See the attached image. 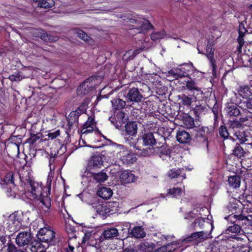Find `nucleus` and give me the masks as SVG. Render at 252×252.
<instances>
[{
    "mask_svg": "<svg viewBox=\"0 0 252 252\" xmlns=\"http://www.w3.org/2000/svg\"><path fill=\"white\" fill-rule=\"evenodd\" d=\"M28 190L25 192V196L31 200H36L41 204L40 207L45 212H49L51 207V199L46 192V195L42 192L43 190L41 184L35 182H30L27 185Z\"/></svg>",
    "mask_w": 252,
    "mask_h": 252,
    "instance_id": "nucleus-1",
    "label": "nucleus"
},
{
    "mask_svg": "<svg viewBox=\"0 0 252 252\" xmlns=\"http://www.w3.org/2000/svg\"><path fill=\"white\" fill-rule=\"evenodd\" d=\"M124 18L125 24L128 27L130 33H133V31L135 33H144L151 28V24L148 20L138 16L128 15Z\"/></svg>",
    "mask_w": 252,
    "mask_h": 252,
    "instance_id": "nucleus-2",
    "label": "nucleus"
},
{
    "mask_svg": "<svg viewBox=\"0 0 252 252\" xmlns=\"http://www.w3.org/2000/svg\"><path fill=\"white\" fill-rule=\"evenodd\" d=\"M120 151L117 153V157L124 164H130L135 161L136 158L133 154L122 145L119 146Z\"/></svg>",
    "mask_w": 252,
    "mask_h": 252,
    "instance_id": "nucleus-3",
    "label": "nucleus"
},
{
    "mask_svg": "<svg viewBox=\"0 0 252 252\" xmlns=\"http://www.w3.org/2000/svg\"><path fill=\"white\" fill-rule=\"evenodd\" d=\"M210 225L211 230L210 232L201 231L194 232L184 238L183 241L185 242H191L194 240L205 241L208 239L212 238L211 233L214 227L213 223H210Z\"/></svg>",
    "mask_w": 252,
    "mask_h": 252,
    "instance_id": "nucleus-4",
    "label": "nucleus"
},
{
    "mask_svg": "<svg viewBox=\"0 0 252 252\" xmlns=\"http://www.w3.org/2000/svg\"><path fill=\"white\" fill-rule=\"evenodd\" d=\"M103 165L102 158L97 155L92 156L89 159L86 171L91 172V170H96L100 168Z\"/></svg>",
    "mask_w": 252,
    "mask_h": 252,
    "instance_id": "nucleus-5",
    "label": "nucleus"
},
{
    "mask_svg": "<svg viewBox=\"0 0 252 252\" xmlns=\"http://www.w3.org/2000/svg\"><path fill=\"white\" fill-rule=\"evenodd\" d=\"M154 151L155 155L159 156V157L163 159L168 160V159L170 160L171 158L170 150L168 146L165 143H164L161 146H154Z\"/></svg>",
    "mask_w": 252,
    "mask_h": 252,
    "instance_id": "nucleus-6",
    "label": "nucleus"
},
{
    "mask_svg": "<svg viewBox=\"0 0 252 252\" xmlns=\"http://www.w3.org/2000/svg\"><path fill=\"white\" fill-rule=\"evenodd\" d=\"M22 217L21 214L16 213L10 216L8 220L9 229L11 232L19 230L22 225Z\"/></svg>",
    "mask_w": 252,
    "mask_h": 252,
    "instance_id": "nucleus-7",
    "label": "nucleus"
},
{
    "mask_svg": "<svg viewBox=\"0 0 252 252\" xmlns=\"http://www.w3.org/2000/svg\"><path fill=\"white\" fill-rule=\"evenodd\" d=\"M32 240L31 234L29 230L20 232L16 238V243L19 247H23L29 244Z\"/></svg>",
    "mask_w": 252,
    "mask_h": 252,
    "instance_id": "nucleus-8",
    "label": "nucleus"
},
{
    "mask_svg": "<svg viewBox=\"0 0 252 252\" xmlns=\"http://www.w3.org/2000/svg\"><path fill=\"white\" fill-rule=\"evenodd\" d=\"M54 231L47 228H40L37 234L38 239L42 242H51L55 237Z\"/></svg>",
    "mask_w": 252,
    "mask_h": 252,
    "instance_id": "nucleus-9",
    "label": "nucleus"
},
{
    "mask_svg": "<svg viewBox=\"0 0 252 252\" xmlns=\"http://www.w3.org/2000/svg\"><path fill=\"white\" fill-rule=\"evenodd\" d=\"M214 44L212 42H209L207 45L205 55L209 61V63L212 68L213 73H215L217 67L216 61L214 58V49L213 48Z\"/></svg>",
    "mask_w": 252,
    "mask_h": 252,
    "instance_id": "nucleus-10",
    "label": "nucleus"
},
{
    "mask_svg": "<svg viewBox=\"0 0 252 252\" xmlns=\"http://www.w3.org/2000/svg\"><path fill=\"white\" fill-rule=\"evenodd\" d=\"M83 177H92L95 182L99 183L105 182L108 177L107 174L103 171L97 173H94L92 172L85 171L83 175Z\"/></svg>",
    "mask_w": 252,
    "mask_h": 252,
    "instance_id": "nucleus-11",
    "label": "nucleus"
},
{
    "mask_svg": "<svg viewBox=\"0 0 252 252\" xmlns=\"http://www.w3.org/2000/svg\"><path fill=\"white\" fill-rule=\"evenodd\" d=\"M96 129V125L94 118L89 117L87 121L83 125V127L81 130L82 134H87L92 132Z\"/></svg>",
    "mask_w": 252,
    "mask_h": 252,
    "instance_id": "nucleus-12",
    "label": "nucleus"
},
{
    "mask_svg": "<svg viewBox=\"0 0 252 252\" xmlns=\"http://www.w3.org/2000/svg\"><path fill=\"white\" fill-rule=\"evenodd\" d=\"M143 145L144 146L154 147L157 144L156 140L152 132L144 133L141 136Z\"/></svg>",
    "mask_w": 252,
    "mask_h": 252,
    "instance_id": "nucleus-13",
    "label": "nucleus"
},
{
    "mask_svg": "<svg viewBox=\"0 0 252 252\" xmlns=\"http://www.w3.org/2000/svg\"><path fill=\"white\" fill-rule=\"evenodd\" d=\"M169 76L177 79L180 78L188 76V69L185 67H181L171 69L168 71Z\"/></svg>",
    "mask_w": 252,
    "mask_h": 252,
    "instance_id": "nucleus-14",
    "label": "nucleus"
},
{
    "mask_svg": "<svg viewBox=\"0 0 252 252\" xmlns=\"http://www.w3.org/2000/svg\"><path fill=\"white\" fill-rule=\"evenodd\" d=\"M185 219L191 220L192 219H195L194 221L192 224L191 227L193 229L203 228V226L205 222V220L201 218H196L194 213H189L185 217Z\"/></svg>",
    "mask_w": 252,
    "mask_h": 252,
    "instance_id": "nucleus-15",
    "label": "nucleus"
},
{
    "mask_svg": "<svg viewBox=\"0 0 252 252\" xmlns=\"http://www.w3.org/2000/svg\"><path fill=\"white\" fill-rule=\"evenodd\" d=\"M97 79L95 77L91 76L88 79H86L79 87V91H83V89L87 90L89 91L91 89L93 88L95 85V81Z\"/></svg>",
    "mask_w": 252,
    "mask_h": 252,
    "instance_id": "nucleus-16",
    "label": "nucleus"
},
{
    "mask_svg": "<svg viewBox=\"0 0 252 252\" xmlns=\"http://www.w3.org/2000/svg\"><path fill=\"white\" fill-rule=\"evenodd\" d=\"M120 180L124 184L132 183L135 180V176L128 171H125L120 174Z\"/></svg>",
    "mask_w": 252,
    "mask_h": 252,
    "instance_id": "nucleus-17",
    "label": "nucleus"
},
{
    "mask_svg": "<svg viewBox=\"0 0 252 252\" xmlns=\"http://www.w3.org/2000/svg\"><path fill=\"white\" fill-rule=\"evenodd\" d=\"M128 99L130 101L139 102L141 101L142 95L137 88H131L127 94Z\"/></svg>",
    "mask_w": 252,
    "mask_h": 252,
    "instance_id": "nucleus-18",
    "label": "nucleus"
},
{
    "mask_svg": "<svg viewBox=\"0 0 252 252\" xmlns=\"http://www.w3.org/2000/svg\"><path fill=\"white\" fill-rule=\"evenodd\" d=\"M186 86L187 87V89H188V90L191 92H193V95H195V93H197L196 95L202 94L203 92L201 91V89L197 86L196 82L194 80L192 79L189 80L188 81H186Z\"/></svg>",
    "mask_w": 252,
    "mask_h": 252,
    "instance_id": "nucleus-19",
    "label": "nucleus"
},
{
    "mask_svg": "<svg viewBox=\"0 0 252 252\" xmlns=\"http://www.w3.org/2000/svg\"><path fill=\"white\" fill-rule=\"evenodd\" d=\"M183 168L181 169H173L168 172V176L171 178H178L180 180H183L185 179L186 175L184 173Z\"/></svg>",
    "mask_w": 252,
    "mask_h": 252,
    "instance_id": "nucleus-20",
    "label": "nucleus"
},
{
    "mask_svg": "<svg viewBox=\"0 0 252 252\" xmlns=\"http://www.w3.org/2000/svg\"><path fill=\"white\" fill-rule=\"evenodd\" d=\"M97 194L103 199H108L112 195L113 191L110 188L101 187L97 190Z\"/></svg>",
    "mask_w": 252,
    "mask_h": 252,
    "instance_id": "nucleus-21",
    "label": "nucleus"
},
{
    "mask_svg": "<svg viewBox=\"0 0 252 252\" xmlns=\"http://www.w3.org/2000/svg\"><path fill=\"white\" fill-rule=\"evenodd\" d=\"M245 32L246 29L244 28V26L242 24H240L239 25V35L237 39L238 45L237 47V50L239 53H242V48L244 44V41L243 37Z\"/></svg>",
    "mask_w": 252,
    "mask_h": 252,
    "instance_id": "nucleus-22",
    "label": "nucleus"
},
{
    "mask_svg": "<svg viewBox=\"0 0 252 252\" xmlns=\"http://www.w3.org/2000/svg\"><path fill=\"white\" fill-rule=\"evenodd\" d=\"M177 140L181 143L188 142L190 139L189 134L185 130H179L176 135Z\"/></svg>",
    "mask_w": 252,
    "mask_h": 252,
    "instance_id": "nucleus-23",
    "label": "nucleus"
},
{
    "mask_svg": "<svg viewBox=\"0 0 252 252\" xmlns=\"http://www.w3.org/2000/svg\"><path fill=\"white\" fill-rule=\"evenodd\" d=\"M239 107L243 112L247 114L250 113V111L252 110V97L246 100L241 101Z\"/></svg>",
    "mask_w": 252,
    "mask_h": 252,
    "instance_id": "nucleus-24",
    "label": "nucleus"
},
{
    "mask_svg": "<svg viewBox=\"0 0 252 252\" xmlns=\"http://www.w3.org/2000/svg\"><path fill=\"white\" fill-rule=\"evenodd\" d=\"M126 132L131 136L136 135L137 131V126L136 122H129L125 126Z\"/></svg>",
    "mask_w": 252,
    "mask_h": 252,
    "instance_id": "nucleus-25",
    "label": "nucleus"
},
{
    "mask_svg": "<svg viewBox=\"0 0 252 252\" xmlns=\"http://www.w3.org/2000/svg\"><path fill=\"white\" fill-rule=\"evenodd\" d=\"M118 203L116 202H110L107 205H99L98 206V210H99V214L103 215L104 214L109 213L110 211L108 210L110 208L113 207H117Z\"/></svg>",
    "mask_w": 252,
    "mask_h": 252,
    "instance_id": "nucleus-26",
    "label": "nucleus"
},
{
    "mask_svg": "<svg viewBox=\"0 0 252 252\" xmlns=\"http://www.w3.org/2000/svg\"><path fill=\"white\" fill-rule=\"evenodd\" d=\"M227 115L229 117H237L240 114V111L235 105H228L225 108Z\"/></svg>",
    "mask_w": 252,
    "mask_h": 252,
    "instance_id": "nucleus-27",
    "label": "nucleus"
},
{
    "mask_svg": "<svg viewBox=\"0 0 252 252\" xmlns=\"http://www.w3.org/2000/svg\"><path fill=\"white\" fill-rule=\"evenodd\" d=\"M228 183L230 187L236 189L240 186L241 179L237 175L231 176L228 178Z\"/></svg>",
    "mask_w": 252,
    "mask_h": 252,
    "instance_id": "nucleus-28",
    "label": "nucleus"
},
{
    "mask_svg": "<svg viewBox=\"0 0 252 252\" xmlns=\"http://www.w3.org/2000/svg\"><path fill=\"white\" fill-rule=\"evenodd\" d=\"M119 233L117 229L110 228L104 231L103 235L105 239H112L118 236Z\"/></svg>",
    "mask_w": 252,
    "mask_h": 252,
    "instance_id": "nucleus-29",
    "label": "nucleus"
},
{
    "mask_svg": "<svg viewBox=\"0 0 252 252\" xmlns=\"http://www.w3.org/2000/svg\"><path fill=\"white\" fill-rule=\"evenodd\" d=\"M143 48H140L134 51L129 50L126 52L123 56V59L125 61H129L134 58V57L141 51Z\"/></svg>",
    "mask_w": 252,
    "mask_h": 252,
    "instance_id": "nucleus-30",
    "label": "nucleus"
},
{
    "mask_svg": "<svg viewBox=\"0 0 252 252\" xmlns=\"http://www.w3.org/2000/svg\"><path fill=\"white\" fill-rule=\"evenodd\" d=\"M238 95L243 98L248 97L252 94L251 89L248 86H241L238 91Z\"/></svg>",
    "mask_w": 252,
    "mask_h": 252,
    "instance_id": "nucleus-31",
    "label": "nucleus"
},
{
    "mask_svg": "<svg viewBox=\"0 0 252 252\" xmlns=\"http://www.w3.org/2000/svg\"><path fill=\"white\" fill-rule=\"evenodd\" d=\"M130 234L136 238H143L145 233L141 226H136L131 230Z\"/></svg>",
    "mask_w": 252,
    "mask_h": 252,
    "instance_id": "nucleus-32",
    "label": "nucleus"
},
{
    "mask_svg": "<svg viewBox=\"0 0 252 252\" xmlns=\"http://www.w3.org/2000/svg\"><path fill=\"white\" fill-rule=\"evenodd\" d=\"M57 156H56V154L53 155V154H51V157L49 159V167H50V173L49 174L48 179V180H51V178L53 176L54 174V171L55 170V165L53 164L55 161V158H57Z\"/></svg>",
    "mask_w": 252,
    "mask_h": 252,
    "instance_id": "nucleus-33",
    "label": "nucleus"
},
{
    "mask_svg": "<svg viewBox=\"0 0 252 252\" xmlns=\"http://www.w3.org/2000/svg\"><path fill=\"white\" fill-rule=\"evenodd\" d=\"M113 107L115 109H121L126 105V102L120 98L114 99L111 100Z\"/></svg>",
    "mask_w": 252,
    "mask_h": 252,
    "instance_id": "nucleus-34",
    "label": "nucleus"
},
{
    "mask_svg": "<svg viewBox=\"0 0 252 252\" xmlns=\"http://www.w3.org/2000/svg\"><path fill=\"white\" fill-rule=\"evenodd\" d=\"M182 193V189L181 188H173L168 189L167 196H170L173 197L181 196Z\"/></svg>",
    "mask_w": 252,
    "mask_h": 252,
    "instance_id": "nucleus-35",
    "label": "nucleus"
},
{
    "mask_svg": "<svg viewBox=\"0 0 252 252\" xmlns=\"http://www.w3.org/2000/svg\"><path fill=\"white\" fill-rule=\"evenodd\" d=\"M165 37H168L164 31L153 32L151 35V38L152 40L156 41L159 39Z\"/></svg>",
    "mask_w": 252,
    "mask_h": 252,
    "instance_id": "nucleus-36",
    "label": "nucleus"
},
{
    "mask_svg": "<svg viewBox=\"0 0 252 252\" xmlns=\"http://www.w3.org/2000/svg\"><path fill=\"white\" fill-rule=\"evenodd\" d=\"M194 99H196V97L195 95H193L192 97H189L188 95H183L181 97L182 104L188 106L190 105L192 103Z\"/></svg>",
    "mask_w": 252,
    "mask_h": 252,
    "instance_id": "nucleus-37",
    "label": "nucleus"
},
{
    "mask_svg": "<svg viewBox=\"0 0 252 252\" xmlns=\"http://www.w3.org/2000/svg\"><path fill=\"white\" fill-rule=\"evenodd\" d=\"M4 182L6 185L9 186L10 189L14 187L13 174L12 173L7 174L4 179Z\"/></svg>",
    "mask_w": 252,
    "mask_h": 252,
    "instance_id": "nucleus-38",
    "label": "nucleus"
},
{
    "mask_svg": "<svg viewBox=\"0 0 252 252\" xmlns=\"http://www.w3.org/2000/svg\"><path fill=\"white\" fill-rule=\"evenodd\" d=\"M139 154L144 157H149L154 156V147H149L145 149H143L139 153Z\"/></svg>",
    "mask_w": 252,
    "mask_h": 252,
    "instance_id": "nucleus-39",
    "label": "nucleus"
},
{
    "mask_svg": "<svg viewBox=\"0 0 252 252\" xmlns=\"http://www.w3.org/2000/svg\"><path fill=\"white\" fill-rule=\"evenodd\" d=\"M54 4V0H43L40 3H38V5L42 8H47L52 7Z\"/></svg>",
    "mask_w": 252,
    "mask_h": 252,
    "instance_id": "nucleus-40",
    "label": "nucleus"
},
{
    "mask_svg": "<svg viewBox=\"0 0 252 252\" xmlns=\"http://www.w3.org/2000/svg\"><path fill=\"white\" fill-rule=\"evenodd\" d=\"M184 124L187 128H191L194 125V120L191 117H188L184 120Z\"/></svg>",
    "mask_w": 252,
    "mask_h": 252,
    "instance_id": "nucleus-41",
    "label": "nucleus"
},
{
    "mask_svg": "<svg viewBox=\"0 0 252 252\" xmlns=\"http://www.w3.org/2000/svg\"><path fill=\"white\" fill-rule=\"evenodd\" d=\"M235 134L241 143H244L247 141V138L244 132L237 131L235 132Z\"/></svg>",
    "mask_w": 252,
    "mask_h": 252,
    "instance_id": "nucleus-42",
    "label": "nucleus"
},
{
    "mask_svg": "<svg viewBox=\"0 0 252 252\" xmlns=\"http://www.w3.org/2000/svg\"><path fill=\"white\" fill-rule=\"evenodd\" d=\"M76 34L77 36L82 39V40L88 41L89 40L90 37L88 35V34L84 32L81 30H78L76 31Z\"/></svg>",
    "mask_w": 252,
    "mask_h": 252,
    "instance_id": "nucleus-43",
    "label": "nucleus"
},
{
    "mask_svg": "<svg viewBox=\"0 0 252 252\" xmlns=\"http://www.w3.org/2000/svg\"><path fill=\"white\" fill-rule=\"evenodd\" d=\"M241 230L240 227L238 225H233L229 226L226 230V232L238 233Z\"/></svg>",
    "mask_w": 252,
    "mask_h": 252,
    "instance_id": "nucleus-44",
    "label": "nucleus"
},
{
    "mask_svg": "<svg viewBox=\"0 0 252 252\" xmlns=\"http://www.w3.org/2000/svg\"><path fill=\"white\" fill-rule=\"evenodd\" d=\"M60 134V131L59 130H56L49 131L47 136L49 139L53 140L59 136Z\"/></svg>",
    "mask_w": 252,
    "mask_h": 252,
    "instance_id": "nucleus-45",
    "label": "nucleus"
},
{
    "mask_svg": "<svg viewBox=\"0 0 252 252\" xmlns=\"http://www.w3.org/2000/svg\"><path fill=\"white\" fill-rule=\"evenodd\" d=\"M171 245L161 247L155 251V252H170L172 251Z\"/></svg>",
    "mask_w": 252,
    "mask_h": 252,
    "instance_id": "nucleus-46",
    "label": "nucleus"
},
{
    "mask_svg": "<svg viewBox=\"0 0 252 252\" xmlns=\"http://www.w3.org/2000/svg\"><path fill=\"white\" fill-rule=\"evenodd\" d=\"M234 154L237 157L240 158L244 155V150L241 147L238 146L234 149Z\"/></svg>",
    "mask_w": 252,
    "mask_h": 252,
    "instance_id": "nucleus-47",
    "label": "nucleus"
},
{
    "mask_svg": "<svg viewBox=\"0 0 252 252\" xmlns=\"http://www.w3.org/2000/svg\"><path fill=\"white\" fill-rule=\"evenodd\" d=\"M219 133L221 137L226 138L228 136V133L226 127L224 126H221L219 128Z\"/></svg>",
    "mask_w": 252,
    "mask_h": 252,
    "instance_id": "nucleus-48",
    "label": "nucleus"
},
{
    "mask_svg": "<svg viewBox=\"0 0 252 252\" xmlns=\"http://www.w3.org/2000/svg\"><path fill=\"white\" fill-rule=\"evenodd\" d=\"M12 82L20 81L22 79V77L19 73L9 76L8 78Z\"/></svg>",
    "mask_w": 252,
    "mask_h": 252,
    "instance_id": "nucleus-49",
    "label": "nucleus"
},
{
    "mask_svg": "<svg viewBox=\"0 0 252 252\" xmlns=\"http://www.w3.org/2000/svg\"><path fill=\"white\" fill-rule=\"evenodd\" d=\"M116 117L120 124H123L126 122V119L125 118V114L124 113L120 112L117 114Z\"/></svg>",
    "mask_w": 252,
    "mask_h": 252,
    "instance_id": "nucleus-50",
    "label": "nucleus"
},
{
    "mask_svg": "<svg viewBox=\"0 0 252 252\" xmlns=\"http://www.w3.org/2000/svg\"><path fill=\"white\" fill-rule=\"evenodd\" d=\"M20 250H17L16 247L13 244H8L7 248V252H19Z\"/></svg>",
    "mask_w": 252,
    "mask_h": 252,
    "instance_id": "nucleus-51",
    "label": "nucleus"
},
{
    "mask_svg": "<svg viewBox=\"0 0 252 252\" xmlns=\"http://www.w3.org/2000/svg\"><path fill=\"white\" fill-rule=\"evenodd\" d=\"M73 240L72 239V238H69V240L68 241V247H69V249H67L66 250V252H73V250L74 249V247L71 245V241H73Z\"/></svg>",
    "mask_w": 252,
    "mask_h": 252,
    "instance_id": "nucleus-52",
    "label": "nucleus"
},
{
    "mask_svg": "<svg viewBox=\"0 0 252 252\" xmlns=\"http://www.w3.org/2000/svg\"><path fill=\"white\" fill-rule=\"evenodd\" d=\"M251 118L252 117L250 115H247L245 117L242 116L240 118V122L241 123H245Z\"/></svg>",
    "mask_w": 252,
    "mask_h": 252,
    "instance_id": "nucleus-53",
    "label": "nucleus"
},
{
    "mask_svg": "<svg viewBox=\"0 0 252 252\" xmlns=\"http://www.w3.org/2000/svg\"><path fill=\"white\" fill-rule=\"evenodd\" d=\"M123 252H137V251L133 248H128L126 249Z\"/></svg>",
    "mask_w": 252,
    "mask_h": 252,
    "instance_id": "nucleus-54",
    "label": "nucleus"
},
{
    "mask_svg": "<svg viewBox=\"0 0 252 252\" xmlns=\"http://www.w3.org/2000/svg\"><path fill=\"white\" fill-rule=\"evenodd\" d=\"M237 218H238V220H244V219H246L247 218L246 217H244L243 216H237Z\"/></svg>",
    "mask_w": 252,
    "mask_h": 252,
    "instance_id": "nucleus-55",
    "label": "nucleus"
},
{
    "mask_svg": "<svg viewBox=\"0 0 252 252\" xmlns=\"http://www.w3.org/2000/svg\"><path fill=\"white\" fill-rule=\"evenodd\" d=\"M203 142L205 143L206 147H208V141H207V139L206 138L204 139Z\"/></svg>",
    "mask_w": 252,
    "mask_h": 252,
    "instance_id": "nucleus-56",
    "label": "nucleus"
},
{
    "mask_svg": "<svg viewBox=\"0 0 252 252\" xmlns=\"http://www.w3.org/2000/svg\"><path fill=\"white\" fill-rule=\"evenodd\" d=\"M200 109H203V107H202V106H196V108H195V110H200Z\"/></svg>",
    "mask_w": 252,
    "mask_h": 252,
    "instance_id": "nucleus-57",
    "label": "nucleus"
},
{
    "mask_svg": "<svg viewBox=\"0 0 252 252\" xmlns=\"http://www.w3.org/2000/svg\"><path fill=\"white\" fill-rule=\"evenodd\" d=\"M32 0L34 1H35V2H38V3H40V2H41L43 0Z\"/></svg>",
    "mask_w": 252,
    "mask_h": 252,
    "instance_id": "nucleus-58",
    "label": "nucleus"
},
{
    "mask_svg": "<svg viewBox=\"0 0 252 252\" xmlns=\"http://www.w3.org/2000/svg\"><path fill=\"white\" fill-rule=\"evenodd\" d=\"M44 189H46V191L47 190L49 193L50 191V189H47V188H44Z\"/></svg>",
    "mask_w": 252,
    "mask_h": 252,
    "instance_id": "nucleus-59",
    "label": "nucleus"
},
{
    "mask_svg": "<svg viewBox=\"0 0 252 252\" xmlns=\"http://www.w3.org/2000/svg\"><path fill=\"white\" fill-rule=\"evenodd\" d=\"M227 60L230 61L231 63H232V59L231 58H228Z\"/></svg>",
    "mask_w": 252,
    "mask_h": 252,
    "instance_id": "nucleus-60",
    "label": "nucleus"
},
{
    "mask_svg": "<svg viewBox=\"0 0 252 252\" xmlns=\"http://www.w3.org/2000/svg\"><path fill=\"white\" fill-rule=\"evenodd\" d=\"M160 196H161V197H162V198H164V197H165L164 195L163 194H162V193H161V194H160Z\"/></svg>",
    "mask_w": 252,
    "mask_h": 252,
    "instance_id": "nucleus-61",
    "label": "nucleus"
},
{
    "mask_svg": "<svg viewBox=\"0 0 252 252\" xmlns=\"http://www.w3.org/2000/svg\"><path fill=\"white\" fill-rule=\"evenodd\" d=\"M198 53H199V54H201V52H200V51L199 50V49L198 48Z\"/></svg>",
    "mask_w": 252,
    "mask_h": 252,
    "instance_id": "nucleus-62",
    "label": "nucleus"
},
{
    "mask_svg": "<svg viewBox=\"0 0 252 252\" xmlns=\"http://www.w3.org/2000/svg\"><path fill=\"white\" fill-rule=\"evenodd\" d=\"M251 7L252 8V4L251 5Z\"/></svg>",
    "mask_w": 252,
    "mask_h": 252,
    "instance_id": "nucleus-63",
    "label": "nucleus"
}]
</instances>
